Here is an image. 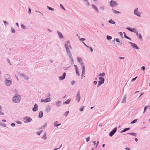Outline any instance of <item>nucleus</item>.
I'll return each instance as SVG.
<instances>
[{
    "label": "nucleus",
    "instance_id": "nucleus-1",
    "mask_svg": "<svg viewBox=\"0 0 150 150\" xmlns=\"http://www.w3.org/2000/svg\"><path fill=\"white\" fill-rule=\"evenodd\" d=\"M20 98L19 96H17L13 97V101L15 103H18L20 101Z\"/></svg>",
    "mask_w": 150,
    "mask_h": 150
},
{
    "label": "nucleus",
    "instance_id": "nucleus-2",
    "mask_svg": "<svg viewBox=\"0 0 150 150\" xmlns=\"http://www.w3.org/2000/svg\"><path fill=\"white\" fill-rule=\"evenodd\" d=\"M9 76L8 74H6L5 75V77L6 79V84L7 86L10 85L11 83V81L10 80H8L7 79H9Z\"/></svg>",
    "mask_w": 150,
    "mask_h": 150
},
{
    "label": "nucleus",
    "instance_id": "nucleus-3",
    "mask_svg": "<svg viewBox=\"0 0 150 150\" xmlns=\"http://www.w3.org/2000/svg\"><path fill=\"white\" fill-rule=\"evenodd\" d=\"M70 43V42L69 41H67L66 42V43L65 45V48L66 49L67 52L68 53H69L70 52V50H69L68 47V45Z\"/></svg>",
    "mask_w": 150,
    "mask_h": 150
},
{
    "label": "nucleus",
    "instance_id": "nucleus-4",
    "mask_svg": "<svg viewBox=\"0 0 150 150\" xmlns=\"http://www.w3.org/2000/svg\"><path fill=\"white\" fill-rule=\"evenodd\" d=\"M51 100V98H49L45 99H42L41 100V102L42 103H47L49 102H50Z\"/></svg>",
    "mask_w": 150,
    "mask_h": 150
},
{
    "label": "nucleus",
    "instance_id": "nucleus-5",
    "mask_svg": "<svg viewBox=\"0 0 150 150\" xmlns=\"http://www.w3.org/2000/svg\"><path fill=\"white\" fill-rule=\"evenodd\" d=\"M100 81L98 83V85H100L104 83V79L103 77H102L101 76L99 77Z\"/></svg>",
    "mask_w": 150,
    "mask_h": 150
},
{
    "label": "nucleus",
    "instance_id": "nucleus-6",
    "mask_svg": "<svg viewBox=\"0 0 150 150\" xmlns=\"http://www.w3.org/2000/svg\"><path fill=\"white\" fill-rule=\"evenodd\" d=\"M134 13L138 16H140V13L138 12V8L135 9L134 11Z\"/></svg>",
    "mask_w": 150,
    "mask_h": 150
},
{
    "label": "nucleus",
    "instance_id": "nucleus-7",
    "mask_svg": "<svg viewBox=\"0 0 150 150\" xmlns=\"http://www.w3.org/2000/svg\"><path fill=\"white\" fill-rule=\"evenodd\" d=\"M117 5V4L116 1H113L111 0L110 2V5L112 7H113L115 6H116Z\"/></svg>",
    "mask_w": 150,
    "mask_h": 150
},
{
    "label": "nucleus",
    "instance_id": "nucleus-8",
    "mask_svg": "<svg viewBox=\"0 0 150 150\" xmlns=\"http://www.w3.org/2000/svg\"><path fill=\"white\" fill-rule=\"evenodd\" d=\"M117 130L116 128H115L114 129L112 130L109 134V135L110 136H112L115 133Z\"/></svg>",
    "mask_w": 150,
    "mask_h": 150
},
{
    "label": "nucleus",
    "instance_id": "nucleus-9",
    "mask_svg": "<svg viewBox=\"0 0 150 150\" xmlns=\"http://www.w3.org/2000/svg\"><path fill=\"white\" fill-rule=\"evenodd\" d=\"M130 44L132 45V46L134 48L136 49L139 50V48L134 43L132 42H130Z\"/></svg>",
    "mask_w": 150,
    "mask_h": 150
},
{
    "label": "nucleus",
    "instance_id": "nucleus-10",
    "mask_svg": "<svg viewBox=\"0 0 150 150\" xmlns=\"http://www.w3.org/2000/svg\"><path fill=\"white\" fill-rule=\"evenodd\" d=\"M74 66L75 67V69L76 70V73L79 76V71L78 69V68L77 66L75 65H74Z\"/></svg>",
    "mask_w": 150,
    "mask_h": 150
},
{
    "label": "nucleus",
    "instance_id": "nucleus-11",
    "mask_svg": "<svg viewBox=\"0 0 150 150\" xmlns=\"http://www.w3.org/2000/svg\"><path fill=\"white\" fill-rule=\"evenodd\" d=\"M38 106L37 104H35L34 107L33 109V111H36L38 110Z\"/></svg>",
    "mask_w": 150,
    "mask_h": 150
},
{
    "label": "nucleus",
    "instance_id": "nucleus-12",
    "mask_svg": "<svg viewBox=\"0 0 150 150\" xmlns=\"http://www.w3.org/2000/svg\"><path fill=\"white\" fill-rule=\"evenodd\" d=\"M66 73L65 72H64L63 74V75L62 76H60L59 77V79L60 80H62L64 79L65 77Z\"/></svg>",
    "mask_w": 150,
    "mask_h": 150
},
{
    "label": "nucleus",
    "instance_id": "nucleus-13",
    "mask_svg": "<svg viewBox=\"0 0 150 150\" xmlns=\"http://www.w3.org/2000/svg\"><path fill=\"white\" fill-rule=\"evenodd\" d=\"M51 109L50 106L48 105L47 106L45 110L47 112H48Z\"/></svg>",
    "mask_w": 150,
    "mask_h": 150
},
{
    "label": "nucleus",
    "instance_id": "nucleus-14",
    "mask_svg": "<svg viewBox=\"0 0 150 150\" xmlns=\"http://www.w3.org/2000/svg\"><path fill=\"white\" fill-rule=\"evenodd\" d=\"M80 99V96L79 93H78L76 96V100H77L78 102H79Z\"/></svg>",
    "mask_w": 150,
    "mask_h": 150
},
{
    "label": "nucleus",
    "instance_id": "nucleus-15",
    "mask_svg": "<svg viewBox=\"0 0 150 150\" xmlns=\"http://www.w3.org/2000/svg\"><path fill=\"white\" fill-rule=\"evenodd\" d=\"M43 115V113L42 112L40 111L39 113V115L38 116V117L40 118H41L42 117Z\"/></svg>",
    "mask_w": 150,
    "mask_h": 150
},
{
    "label": "nucleus",
    "instance_id": "nucleus-16",
    "mask_svg": "<svg viewBox=\"0 0 150 150\" xmlns=\"http://www.w3.org/2000/svg\"><path fill=\"white\" fill-rule=\"evenodd\" d=\"M56 105L57 106H60L61 105V102L59 101H58L56 103Z\"/></svg>",
    "mask_w": 150,
    "mask_h": 150
},
{
    "label": "nucleus",
    "instance_id": "nucleus-17",
    "mask_svg": "<svg viewBox=\"0 0 150 150\" xmlns=\"http://www.w3.org/2000/svg\"><path fill=\"white\" fill-rule=\"evenodd\" d=\"M58 35L59 36V37L60 38H63V36L62 35V34L61 33H60L59 32H58Z\"/></svg>",
    "mask_w": 150,
    "mask_h": 150
},
{
    "label": "nucleus",
    "instance_id": "nucleus-18",
    "mask_svg": "<svg viewBox=\"0 0 150 150\" xmlns=\"http://www.w3.org/2000/svg\"><path fill=\"white\" fill-rule=\"evenodd\" d=\"M85 67L84 66H83L82 67V76L83 75V74L84 73H85Z\"/></svg>",
    "mask_w": 150,
    "mask_h": 150
},
{
    "label": "nucleus",
    "instance_id": "nucleus-19",
    "mask_svg": "<svg viewBox=\"0 0 150 150\" xmlns=\"http://www.w3.org/2000/svg\"><path fill=\"white\" fill-rule=\"evenodd\" d=\"M149 108V105H148V106H145L144 107V111L143 113H145V112L146 111V109L147 108Z\"/></svg>",
    "mask_w": 150,
    "mask_h": 150
},
{
    "label": "nucleus",
    "instance_id": "nucleus-20",
    "mask_svg": "<svg viewBox=\"0 0 150 150\" xmlns=\"http://www.w3.org/2000/svg\"><path fill=\"white\" fill-rule=\"evenodd\" d=\"M128 134L130 135H133L135 137H136L137 136V134L135 133H129Z\"/></svg>",
    "mask_w": 150,
    "mask_h": 150
},
{
    "label": "nucleus",
    "instance_id": "nucleus-21",
    "mask_svg": "<svg viewBox=\"0 0 150 150\" xmlns=\"http://www.w3.org/2000/svg\"><path fill=\"white\" fill-rule=\"evenodd\" d=\"M92 6L93 8L96 11H98V9L95 6L93 5H92Z\"/></svg>",
    "mask_w": 150,
    "mask_h": 150
},
{
    "label": "nucleus",
    "instance_id": "nucleus-22",
    "mask_svg": "<svg viewBox=\"0 0 150 150\" xmlns=\"http://www.w3.org/2000/svg\"><path fill=\"white\" fill-rule=\"evenodd\" d=\"M25 120L27 122H30L31 120H32L31 119H30V118H29L28 117L26 118Z\"/></svg>",
    "mask_w": 150,
    "mask_h": 150
},
{
    "label": "nucleus",
    "instance_id": "nucleus-23",
    "mask_svg": "<svg viewBox=\"0 0 150 150\" xmlns=\"http://www.w3.org/2000/svg\"><path fill=\"white\" fill-rule=\"evenodd\" d=\"M58 122L56 121L54 123V125L55 126H56L57 127H58V126L61 125L60 124L57 125Z\"/></svg>",
    "mask_w": 150,
    "mask_h": 150
},
{
    "label": "nucleus",
    "instance_id": "nucleus-24",
    "mask_svg": "<svg viewBox=\"0 0 150 150\" xmlns=\"http://www.w3.org/2000/svg\"><path fill=\"white\" fill-rule=\"evenodd\" d=\"M127 29L128 30H129V31H131V32H133V31H134V30L135 29H133V28H127Z\"/></svg>",
    "mask_w": 150,
    "mask_h": 150
},
{
    "label": "nucleus",
    "instance_id": "nucleus-25",
    "mask_svg": "<svg viewBox=\"0 0 150 150\" xmlns=\"http://www.w3.org/2000/svg\"><path fill=\"white\" fill-rule=\"evenodd\" d=\"M130 128H126V129H124V130H122L121 131V132H125L127 130H129V129Z\"/></svg>",
    "mask_w": 150,
    "mask_h": 150
},
{
    "label": "nucleus",
    "instance_id": "nucleus-26",
    "mask_svg": "<svg viewBox=\"0 0 150 150\" xmlns=\"http://www.w3.org/2000/svg\"><path fill=\"white\" fill-rule=\"evenodd\" d=\"M108 22L109 23H111L112 24H115V22H114L112 20L109 21Z\"/></svg>",
    "mask_w": 150,
    "mask_h": 150
},
{
    "label": "nucleus",
    "instance_id": "nucleus-27",
    "mask_svg": "<svg viewBox=\"0 0 150 150\" xmlns=\"http://www.w3.org/2000/svg\"><path fill=\"white\" fill-rule=\"evenodd\" d=\"M70 101V99H68L64 102V103L66 104H68L69 103Z\"/></svg>",
    "mask_w": 150,
    "mask_h": 150
},
{
    "label": "nucleus",
    "instance_id": "nucleus-28",
    "mask_svg": "<svg viewBox=\"0 0 150 150\" xmlns=\"http://www.w3.org/2000/svg\"><path fill=\"white\" fill-rule=\"evenodd\" d=\"M126 98L125 97H124L122 99V103H125L126 101Z\"/></svg>",
    "mask_w": 150,
    "mask_h": 150
},
{
    "label": "nucleus",
    "instance_id": "nucleus-29",
    "mask_svg": "<svg viewBox=\"0 0 150 150\" xmlns=\"http://www.w3.org/2000/svg\"><path fill=\"white\" fill-rule=\"evenodd\" d=\"M137 119H135L134 120H133L131 122V124H134L137 122Z\"/></svg>",
    "mask_w": 150,
    "mask_h": 150
},
{
    "label": "nucleus",
    "instance_id": "nucleus-30",
    "mask_svg": "<svg viewBox=\"0 0 150 150\" xmlns=\"http://www.w3.org/2000/svg\"><path fill=\"white\" fill-rule=\"evenodd\" d=\"M77 59H78V61L79 62H81L82 61V59H81V58L78 57L77 58Z\"/></svg>",
    "mask_w": 150,
    "mask_h": 150
},
{
    "label": "nucleus",
    "instance_id": "nucleus-31",
    "mask_svg": "<svg viewBox=\"0 0 150 150\" xmlns=\"http://www.w3.org/2000/svg\"><path fill=\"white\" fill-rule=\"evenodd\" d=\"M124 34V36H125V37L127 39H130V38H129L126 35H125V32H124L123 33Z\"/></svg>",
    "mask_w": 150,
    "mask_h": 150
},
{
    "label": "nucleus",
    "instance_id": "nucleus-32",
    "mask_svg": "<svg viewBox=\"0 0 150 150\" xmlns=\"http://www.w3.org/2000/svg\"><path fill=\"white\" fill-rule=\"evenodd\" d=\"M84 106H82L80 108V110L81 111H82L84 108Z\"/></svg>",
    "mask_w": 150,
    "mask_h": 150
},
{
    "label": "nucleus",
    "instance_id": "nucleus-33",
    "mask_svg": "<svg viewBox=\"0 0 150 150\" xmlns=\"http://www.w3.org/2000/svg\"><path fill=\"white\" fill-rule=\"evenodd\" d=\"M107 39L108 40H111L112 39V37L110 36L107 35Z\"/></svg>",
    "mask_w": 150,
    "mask_h": 150
},
{
    "label": "nucleus",
    "instance_id": "nucleus-34",
    "mask_svg": "<svg viewBox=\"0 0 150 150\" xmlns=\"http://www.w3.org/2000/svg\"><path fill=\"white\" fill-rule=\"evenodd\" d=\"M113 12H114V13H120V12L117 11L116 10H113Z\"/></svg>",
    "mask_w": 150,
    "mask_h": 150
},
{
    "label": "nucleus",
    "instance_id": "nucleus-35",
    "mask_svg": "<svg viewBox=\"0 0 150 150\" xmlns=\"http://www.w3.org/2000/svg\"><path fill=\"white\" fill-rule=\"evenodd\" d=\"M134 31H133V32H134L135 33H136L137 35H138V32L137 31L136 29H134Z\"/></svg>",
    "mask_w": 150,
    "mask_h": 150
},
{
    "label": "nucleus",
    "instance_id": "nucleus-36",
    "mask_svg": "<svg viewBox=\"0 0 150 150\" xmlns=\"http://www.w3.org/2000/svg\"><path fill=\"white\" fill-rule=\"evenodd\" d=\"M87 47L88 48H89L90 49V50L91 52H92L93 51V50L91 47H89V46H87Z\"/></svg>",
    "mask_w": 150,
    "mask_h": 150
},
{
    "label": "nucleus",
    "instance_id": "nucleus-37",
    "mask_svg": "<svg viewBox=\"0 0 150 150\" xmlns=\"http://www.w3.org/2000/svg\"><path fill=\"white\" fill-rule=\"evenodd\" d=\"M47 8L50 10H52V11H54V9L53 8H52L50 7H49L48 6H47Z\"/></svg>",
    "mask_w": 150,
    "mask_h": 150
},
{
    "label": "nucleus",
    "instance_id": "nucleus-38",
    "mask_svg": "<svg viewBox=\"0 0 150 150\" xmlns=\"http://www.w3.org/2000/svg\"><path fill=\"white\" fill-rule=\"evenodd\" d=\"M69 113V111H67L65 112V114H64V115L65 116H67V115Z\"/></svg>",
    "mask_w": 150,
    "mask_h": 150
},
{
    "label": "nucleus",
    "instance_id": "nucleus-39",
    "mask_svg": "<svg viewBox=\"0 0 150 150\" xmlns=\"http://www.w3.org/2000/svg\"><path fill=\"white\" fill-rule=\"evenodd\" d=\"M86 142H88L89 140L90 137H87V138H86Z\"/></svg>",
    "mask_w": 150,
    "mask_h": 150
},
{
    "label": "nucleus",
    "instance_id": "nucleus-40",
    "mask_svg": "<svg viewBox=\"0 0 150 150\" xmlns=\"http://www.w3.org/2000/svg\"><path fill=\"white\" fill-rule=\"evenodd\" d=\"M11 31L13 33H15V29L14 28H12L11 29Z\"/></svg>",
    "mask_w": 150,
    "mask_h": 150
},
{
    "label": "nucleus",
    "instance_id": "nucleus-41",
    "mask_svg": "<svg viewBox=\"0 0 150 150\" xmlns=\"http://www.w3.org/2000/svg\"><path fill=\"white\" fill-rule=\"evenodd\" d=\"M105 73H103L102 74H101L100 75V76H105Z\"/></svg>",
    "mask_w": 150,
    "mask_h": 150
},
{
    "label": "nucleus",
    "instance_id": "nucleus-42",
    "mask_svg": "<svg viewBox=\"0 0 150 150\" xmlns=\"http://www.w3.org/2000/svg\"><path fill=\"white\" fill-rule=\"evenodd\" d=\"M137 76H136V77L133 79L132 80V81H135V79H136L137 78Z\"/></svg>",
    "mask_w": 150,
    "mask_h": 150
},
{
    "label": "nucleus",
    "instance_id": "nucleus-43",
    "mask_svg": "<svg viewBox=\"0 0 150 150\" xmlns=\"http://www.w3.org/2000/svg\"><path fill=\"white\" fill-rule=\"evenodd\" d=\"M60 6L62 9H63L64 10H65V9L61 4H60Z\"/></svg>",
    "mask_w": 150,
    "mask_h": 150
},
{
    "label": "nucleus",
    "instance_id": "nucleus-44",
    "mask_svg": "<svg viewBox=\"0 0 150 150\" xmlns=\"http://www.w3.org/2000/svg\"><path fill=\"white\" fill-rule=\"evenodd\" d=\"M139 38L140 39H141L142 38V36L140 34H139L138 35Z\"/></svg>",
    "mask_w": 150,
    "mask_h": 150
},
{
    "label": "nucleus",
    "instance_id": "nucleus-45",
    "mask_svg": "<svg viewBox=\"0 0 150 150\" xmlns=\"http://www.w3.org/2000/svg\"><path fill=\"white\" fill-rule=\"evenodd\" d=\"M75 83V81H71V84L72 85L74 84Z\"/></svg>",
    "mask_w": 150,
    "mask_h": 150
},
{
    "label": "nucleus",
    "instance_id": "nucleus-46",
    "mask_svg": "<svg viewBox=\"0 0 150 150\" xmlns=\"http://www.w3.org/2000/svg\"><path fill=\"white\" fill-rule=\"evenodd\" d=\"M43 139H46V135H44L43 137Z\"/></svg>",
    "mask_w": 150,
    "mask_h": 150
},
{
    "label": "nucleus",
    "instance_id": "nucleus-47",
    "mask_svg": "<svg viewBox=\"0 0 150 150\" xmlns=\"http://www.w3.org/2000/svg\"><path fill=\"white\" fill-rule=\"evenodd\" d=\"M28 10H29V13H30L31 12V10L29 7L28 8Z\"/></svg>",
    "mask_w": 150,
    "mask_h": 150
},
{
    "label": "nucleus",
    "instance_id": "nucleus-48",
    "mask_svg": "<svg viewBox=\"0 0 150 150\" xmlns=\"http://www.w3.org/2000/svg\"><path fill=\"white\" fill-rule=\"evenodd\" d=\"M119 34H120V36H122L123 34H122V33L121 32H120L119 33Z\"/></svg>",
    "mask_w": 150,
    "mask_h": 150
},
{
    "label": "nucleus",
    "instance_id": "nucleus-49",
    "mask_svg": "<svg viewBox=\"0 0 150 150\" xmlns=\"http://www.w3.org/2000/svg\"><path fill=\"white\" fill-rule=\"evenodd\" d=\"M85 40V39L84 38H81L80 39L81 41H84Z\"/></svg>",
    "mask_w": 150,
    "mask_h": 150
},
{
    "label": "nucleus",
    "instance_id": "nucleus-50",
    "mask_svg": "<svg viewBox=\"0 0 150 150\" xmlns=\"http://www.w3.org/2000/svg\"><path fill=\"white\" fill-rule=\"evenodd\" d=\"M142 69L143 70H144L145 69V67L144 66H143L142 67Z\"/></svg>",
    "mask_w": 150,
    "mask_h": 150
},
{
    "label": "nucleus",
    "instance_id": "nucleus-51",
    "mask_svg": "<svg viewBox=\"0 0 150 150\" xmlns=\"http://www.w3.org/2000/svg\"><path fill=\"white\" fill-rule=\"evenodd\" d=\"M116 41L117 42H120L119 39L118 38L116 39Z\"/></svg>",
    "mask_w": 150,
    "mask_h": 150
},
{
    "label": "nucleus",
    "instance_id": "nucleus-52",
    "mask_svg": "<svg viewBox=\"0 0 150 150\" xmlns=\"http://www.w3.org/2000/svg\"><path fill=\"white\" fill-rule=\"evenodd\" d=\"M11 126H13H13H15V124L13 123L11 124Z\"/></svg>",
    "mask_w": 150,
    "mask_h": 150
},
{
    "label": "nucleus",
    "instance_id": "nucleus-53",
    "mask_svg": "<svg viewBox=\"0 0 150 150\" xmlns=\"http://www.w3.org/2000/svg\"><path fill=\"white\" fill-rule=\"evenodd\" d=\"M21 26L23 28H25V26L24 25H22Z\"/></svg>",
    "mask_w": 150,
    "mask_h": 150
},
{
    "label": "nucleus",
    "instance_id": "nucleus-54",
    "mask_svg": "<svg viewBox=\"0 0 150 150\" xmlns=\"http://www.w3.org/2000/svg\"><path fill=\"white\" fill-rule=\"evenodd\" d=\"M125 149L126 150H130V149L128 147H126L125 148Z\"/></svg>",
    "mask_w": 150,
    "mask_h": 150
},
{
    "label": "nucleus",
    "instance_id": "nucleus-55",
    "mask_svg": "<svg viewBox=\"0 0 150 150\" xmlns=\"http://www.w3.org/2000/svg\"><path fill=\"white\" fill-rule=\"evenodd\" d=\"M135 140L136 142H137L138 141V139L137 138H135Z\"/></svg>",
    "mask_w": 150,
    "mask_h": 150
},
{
    "label": "nucleus",
    "instance_id": "nucleus-56",
    "mask_svg": "<svg viewBox=\"0 0 150 150\" xmlns=\"http://www.w3.org/2000/svg\"><path fill=\"white\" fill-rule=\"evenodd\" d=\"M83 43L84 44V45L86 46L87 47V46H87L86 44L85 43V42H83Z\"/></svg>",
    "mask_w": 150,
    "mask_h": 150
},
{
    "label": "nucleus",
    "instance_id": "nucleus-57",
    "mask_svg": "<svg viewBox=\"0 0 150 150\" xmlns=\"http://www.w3.org/2000/svg\"><path fill=\"white\" fill-rule=\"evenodd\" d=\"M99 143V142L98 141L97 142V145H96V147L97 146V145Z\"/></svg>",
    "mask_w": 150,
    "mask_h": 150
},
{
    "label": "nucleus",
    "instance_id": "nucleus-58",
    "mask_svg": "<svg viewBox=\"0 0 150 150\" xmlns=\"http://www.w3.org/2000/svg\"><path fill=\"white\" fill-rule=\"evenodd\" d=\"M37 133L38 134V135H40V133L39 132H37Z\"/></svg>",
    "mask_w": 150,
    "mask_h": 150
},
{
    "label": "nucleus",
    "instance_id": "nucleus-59",
    "mask_svg": "<svg viewBox=\"0 0 150 150\" xmlns=\"http://www.w3.org/2000/svg\"><path fill=\"white\" fill-rule=\"evenodd\" d=\"M120 59H124L125 58L124 57H120Z\"/></svg>",
    "mask_w": 150,
    "mask_h": 150
},
{
    "label": "nucleus",
    "instance_id": "nucleus-60",
    "mask_svg": "<svg viewBox=\"0 0 150 150\" xmlns=\"http://www.w3.org/2000/svg\"><path fill=\"white\" fill-rule=\"evenodd\" d=\"M16 25L17 26H18V23H16Z\"/></svg>",
    "mask_w": 150,
    "mask_h": 150
},
{
    "label": "nucleus",
    "instance_id": "nucleus-61",
    "mask_svg": "<svg viewBox=\"0 0 150 150\" xmlns=\"http://www.w3.org/2000/svg\"><path fill=\"white\" fill-rule=\"evenodd\" d=\"M143 93H142L140 95V96L138 98H139V97H140V96H141L142 95H143Z\"/></svg>",
    "mask_w": 150,
    "mask_h": 150
},
{
    "label": "nucleus",
    "instance_id": "nucleus-62",
    "mask_svg": "<svg viewBox=\"0 0 150 150\" xmlns=\"http://www.w3.org/2000/svg\"><path fill=\"white\" fill-rule=\"evenodd\" d=\"M93 144L95 145L96 144V142H93Z\"/></svg>",
    "mask_w": 150,
    "mask_h": 150
},
{
    "label": "nucleus",
    "instance_id": "nucleus-63",
    "mask_svg": "<svg viewBox=\"0 0 150 150\" xmlns=\"http://www.w3.org/2000/svg\"><path fill=\"white\" fill-rule=\"evenodd\" d=\"M17 123L18 124H21V122L20 121H18V122H17Z\"/></svg>",
    "mask_w": 150,
    "mask_h": 150
},
{
    "label": "nucleus",
    "instance_id": "nucleus-64",
    "mask_svg": "<svg viewBox=\"0 0 150 150\" xmlns=\"http://www.w3.org/2000/svg\"><path fill=\"white\" fill-rule=\"evenodd\" d=\"M2 121H3V122H6V120H2Z\"/></svg>",
    "mask_w": 150,
    "mask_h": 150
}]
</instances>
